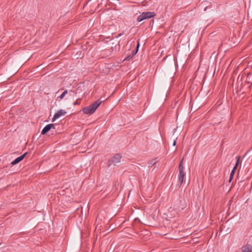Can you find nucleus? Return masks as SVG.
<instances>
[{
	"label": "nucleus",
	"mask_w": 252,
	"mask_h": 252,
	"mask_svg": "<svg viewBox=\"0 0 252 252\" xmlns=\"http://www.w3.org/2000/svg\"><path fill=\"white\" fill-rule=\"evenodd\" d=\"M101 102L102 101L100 99H97L90 105L83 108L82 111L85 114L91 115L95 112Z\"/></svg>",
	"instance_id": "f257e3e1"
},
{
	"label": "nucleus",
	"mask_w": 252,
	"mask_h": 252,
	"mask_svg": "<svg viewBox=\"0 0 252 252\" xmlns=\"http://www.w3.org/2000/svg\"><path fill=\"white\" fill-rule=\"evenodd\" d=\"M155 15L154 12H144L138 16L137 20L138 22H141L143 20L154 17Z\"/></svg>",
	"instance_id": "f03ea898"
},
{
	"label": "nucleus",
	"mask_w": 252,
	"mask_h": 252,
	"mask_svg": "<svg viewBox=\"0 0 252 252\" xmlns=\"http://www.w3.org/2000/svg\"><path fill=\"white\" fill-rule=\"evenodd\" d=\"M122 156L120 154H116L109 160V165L112 164H116L120 162Z\"/></svg>",
	"instance_id": "7ed1b4c3"
},
{
	"label": "nucleus",
	"mask_w": 252,
	"mask_h": 252,
	"mask_svg": "<svg viewBox=\"0 0 252 252\" xmlns=\"http://www.w3.org/2000/svg\"><path fill=\"white\" fill-rule=\"evenodd\" d=\"M66 114V112L64 110L61 109L58 110L54 115L52 119V122H54L56 120L59 118L61 116H64Z\"/></svg>",
	"instance_id": "20e7f679"
},
{
	"label": "nucleus",
	"mask_w": 252,
	"mask_h": 252,
	"mask_svg": "<svg viewBox=\"0 0 252 252\" xmlns=\"http://www.w3.org/2000/svg\"><path fill=\"white\" fill-rule=\"evenodd\" d=\"M52 127H54V124H51L46 125L42 129L41 134L43 135L45 134L47 132L52 129Z\"/></svg>",
	"instance_id": "39448f33"
},
{
	"label": "nucleus",
	"mask_w": 252,
	"mask_h": 252,
	"mask_svg": "<svg viewBox=\"0 0 252 252\" xmlns=\"http://www.w3.org/2000/svg\"><path fill=\"white\" fill-rule=\"evenodd\" d=\"M27 154V153H25L23 155H22L21 156L18 157L15 159H14L13 161H12L11 162V164L12 165H15V164L19 163V162H20L21 160H23V159L25 158V157L26 156Z\"/></svg>",
	"instance_id": "423d86ee"
},
{
	"label": "nucleus",
	"mask_w": 252,
	"mask_h": 252,
	"mask_svg": "<svg viewBox=\"0 0 252 252\" xmlns=\"http://www.w3.org/2000/svg\"><path fill=\"white\" fill-rule=\"evenodd\" d=\"M180 205L176 207L177 209L183 210L186 207L185 200L184 199H180L179 201Z\"/></svg>",
	"instance_id": "0eeeda50"
},
{
	"label": "nucleus",
	"mask_w": 252,
	"mask_h": 252,
	"mask_svg": "<svg viewBox=\"0 0 252 252\" xmlns=\"http://www.w3.org/2000/svg\"><path fill=\"white\" fill-rule=\"evenodd\" d=\"M185 173L184 172H179V183L180 185L182 184V183L184 182V178L185 176Z\"/></svg>",
	"instance_id": "6e6552de"
},
{
	"label": "nucleus",
	"mask_w": 252,
	"mask_h": 252,
	"mask_svg": "<svg viewBox=\"0 0 252 252\" xmlns=\"http://www.w3.org/2000/svg\"><path fill=\"white\" fill-rule=\"evenodd\" d=\"M243 252H252V246L246 245L242 247Z\"/></svg>",
	"instance_id": "1a4fd4ad"
},
{
	"label": "nucleus",
	"mask_w": 252,
	"mask_h": 252,
	"mask_svg": "<svg viewBox=\"0 0 252 252\" xmlns=\"http://www.w3.org/2000/svg\"><path fill=\"white\" fill-rule=\"evenodd\" d=\"M67 90H65L61 95L60 96H59L58 97V98H59L60 99V100H62V99L63 98V97H64V96L67 94Z\"/></svg>",
	"instance_id": "9d476101"
},
{
	"label": "nucleus",
	"mask_w": 252,
	"mask_h": 252,
	"mask_svg": "<svg viewBox=\"0 0 252 252\" xmlns=\"http://www.w3.org/2000/svg\"><path fill=\"white\" fill-rule=\"evenodd\" d=\"M139 42H138L137 43V47H136V49L135 50H134L132 52V53H131V55L133 57L134 55H135L136 54V53H137L138 52V48H139Z\"/></svg>",
	"instance_id": "9b49d317"
},
{
	"label": "nucleus",
	"mask_w": 252,
	"mask_h": 252,
	"mask_svg": "<svg viewBox=\"0 0 252 252\" xmlns=\"http://www.w3.org/2000/svg\"><path fill=\"white\" fill-rule=\"evenodd\" d=\"M239 158H240V157H237V162H236V163L235 165V166L234 167L233 169H232V171H234V172H235V170L237 168V167L238 166V161H239Z\"/></svg>",
	"instance_id": "f8f14e48"
},
{
	"label": "nucleus",
	"mask_w": 252,
	"mask_h": 252,
	"mask_svg": "<svg viewBox=\"0 0 252 252\" xmlns=\"http://www.w3.org/2000/svg\"><path fill=\"white\" fill-rule=\"evenodd\" d=\"M179 172H184V167L182 165H179Z\"/></svg>",
	"instance_id": "ddd939ff"
},
{
	"label": "nucleus",
	"mask_w": 252,
	"mask_h": 252,
	"mask_svg": "<svg viewBox=\"0 0 252 252\" xmlns=\"http://www.w3.org/2000/svg\"><path fill=\"white\" fill-rule=\"evenodd\" d=\"M234 173H235L234 171H231V172L230 175L229 182H230L231 179H232L233 175L234 174Z\"/></svg>",
	"instance_id": "4468645a"
},
{
	"label": "nucleus",
	"mask_w": 252,
	"mask_h": 252,
	"mask_svg": "<svg viewBox=\"0 0 252 252\" xmlns=\"http://www.w3.org/2000/svg\"><path fill=\"white\" fill-rule=\"evenodd\" d=\"M133 57L132 56V55H129L128 56H127L126 59L125 60H127V61H129L130 60H131Z\"/></svg>",
	"instance_id": "2eb2a0df"
},
{
	"label": "nucleus",
	"mask_w": 252,
	"mask_h": 252,
	"mask_svg": "<svg viewBox=\"0 0 252 252\" xmlns=\"http://www.w3.org/2000/svg\"><path fill=\"white\" fill-rule=\"evenodd\" d=\"M79 99V98H78V99H77V100H76L75 102H74V103H73V105H77V104H78V100Z\"/></svg>",
	"instance_id": "dca6fc26"
},
{
	"label": "nucleus",
	"mask_w": 252,
	"mask_h": 252,
	"mask_svg": "<svg viewBox=\"0 0 252 252\" xmlns=\"http://www.w3.org/2000/svg\"><path fill=\"white\" fill-rule=\"evenodd\" d=\"M176 140H174V142H173V146H175V145H176Z\"/></svg>",
	"instance_id": "f3484780"
},
{
	"label": "nucleus",
	"mask_w": 252,
	"mask_h": 252,
	"mask_svg": "<svg viewBox=\"0 0 252 252\" xmlns=\"http://www.w3.org/2000/svg\"><path fill=\"white\" fill-rule=\"evenodd\" d=\"M179 165H183V159L180 161Z\"/></svg>",
	"instance_id": "a211bd4d"
},
{
	"label": "nucleus",
	"mask_w": 252,
	"mask_h": 252,
	"mask_svg": "<svg viewBox=\"0 0 252 252\" xmlns=\"http://www.w3.org/2000/svg\"><path fill=\"white\" fill-rule=\"evenodd\" d=\"M70 92V93H74V91H71Z\"/></svg>",
	"instance_id": "6ab92c4d"
},
{
	"label": "nucleus",
	"mask_w": 252,
	"mask_h": 252,
	"mask_svg": "<svg viewBox=\"0 0 252 252\" xmlns=\"http://www.w3.org/2000/svg\"><path fill=\"white\" fill-rule=\"evenodd\" d=\"M52 129H55V127L54 126V127H52Z\"/></svg>",
	"instance_id": "aec40b11"
}]
</instances>
